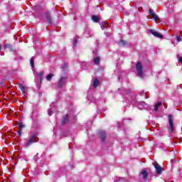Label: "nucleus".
<instances>
[{"instance_id":"obj_8","label":"nucleus","mask_w":182,"mask_h":182,"mask_svg":"<svg viewBox=\"0 0 182 182\" xmlns=\"http://www.w3.org/2000/svg\"><path fill=\"white\" fill-rule=\"evenodd\" d=\"M140 106L141 107H144V109H149V105L146 103V102H140L139 103V105H138V109H139L140 110H141V108L140 107Z\"/></svg>"},{"instance_id":"obj_31","label":"nucleus","mask_w":182,"mask_h":182,"mask_svg":"<svg viewBox=\"0 0 182 182\" xmlns=\"http://www.w3.org/2000/svg\"><path fill=\"white\" fill-rule=\"evenodd\" d=\"M171 161H172V162H173V159H171Z\"/></svg>"},{"instance_id":"obj_22","label":"nucleus","mask_w":182,"mask_h":182,"mask_svg":"<svg viewBox=\"0 0 182 182\" xmlns=\"http://www.w3.org/2000/svg\"><path fill=\"white\" fill-rule=\"evenodd\" d=\"M30 63H31V66L33 68V65H34L33 57L31 58Z\"/></svg>"},{"instance_id":"obj_1","label":"nucleus","mask_w":182,"mask_h":182,"mask_svg":"<svg viewBox=\"0 0 182 182\" xmlns=\"http://www.w3.org/2000/svg\"><path fill=\"white\" fill-rule=\"evenodd\" d=\"M38 136H39L38 132L33 133V134L30 136L28 140L26 142L25 146L29 147V146H32L33 143H38V141H39V138H38Z\"/></svg>"},{"instance_id":"obj_19","label":"nucleus","mask_w":182,"mask_h":182,"mask_svg":"<svg viewBox=\"0 0 182 182\" xmlns=\"http://www.w3.org/2000/svg\"><path fill=\"white\" fill-rule=\"evenodd\" d=\"M100 62V58H96L94 59V63H95V65L99 64Z\"/></svg>"},{"instance_id":"obj_23","label":"nucleus","mask_w":182,"mask_h":182,"mask_svg":"<svg viewBox=\"0 0 182 182\" xmlns=\"http://www.w3.org/2000/svg\"><path fill=\"white\" fill-rule=\"evenodd\" d=\"M176 39L178 42H181V37L180 36H177Z\"/></svg>"},{"instance_id":"obj_27","label":"nucleus","mask_w":182,"mask_h":182,"mask_svg":"<svg viewBox=\"0 0 182 182\" xmlns=\"http://www.w3.org/2000/svg\"><path fill=\"white\" fill-rule=\"evenodd\" d=\"M21 133H22V129H19V131H18L19 136H21Z\"/></svg>"},{"instance_id":"obj_21","label":"nucleus","mask_w":182,"mask_h":182,"mask_svg":"<svg viewBox=\"0 0 182 182\" xmlns=\"http://www.w3.org/2000/svg\"><path fill=\"white\" fill-rule=\"evenodd\" d=\"M23 127H25V125H23V123L21 122L18 126L19 129L22 130V129H23Z\"/></svg>"},{"instance_id":"obj_29","label":"nucleus","mask_w":182,"mask_h":182,"mask_svg":"<svg viewBox=\"0 0 182 182\" xmlns=\"http://www.w3.org/2000/svg\"><path fill=\"white\" fill-rule=\"evenodd\" d=\"M121 43H122V45H124V41H121Z\"/></svg>"},{"instance_id":"obj_26","label":"nucleus","mask_w":182,"mask_h":182,"mask_svg":"<svg viewBox=\"0 0 182 182\" xmlns=\"http://www.w3.org/2000/svg\"><path fill=\"white\" fill-rule=\"evenodd\" d=\"M76 43H77V40L75 39L73 41L74 46H76Z\"/></svg>"},{"instance_id":"obj_18","label":"nucleus","mask_w":182,"mask_h":182,"mask_svg":"<svg viewBox=\"0 0 182 182\" xmlns=\"http://www.w3.org/2000/svg\"><path fill=\"white\" fill-rule=\"evenodd\" d=\"M46 77L47 80H50L53 77V74H48Z\"/></svg>"},{"instance_id":"obj_32","label":"nucleus","mask_w":182,"mask_h":182,"mask_svg":"<svg viewBox=\"0 0 182 182\" xmlns=\"http://www.w3.org/2000/svg\"><path fill=\"white\" fill-rule=\"evenodd\" d=\"M171 161H172V162H173V159H171Z\"/></svg>"},{"instance_id":"obj_5","label":"nucleus","mask_w":182,"mask_h":182,"mask_svg":"<svg viewBox=\"0 0 182 182\" xmlns=\"http://www.w3.org/2000/svg\"><path fill=\"white\" fill-rule=\"evenodd\" d=\"M66 85V77H61L58 82V87H63Z\"/></svg>"},{"instance_id":"obj_16","label":"nucleus","mask_w":182,"mask_h":182,"mask_svg":"<svg viewBox=\"0 0 182 182\" xmlns=\"http://www.w3.org/2000/svg\"><path fill=\"white\" fill-rule=\"evenodd\" d=\"M46 21L48 22V23H50L51 20H50V14L49 13L46 14Z\"/></svg>"},{"instance_id":"obj_7","label":"nucleus","mask_w":182,"mask_h":182,"mask_svg":"<svg viewBox=\"0 0 182 182\" xmlns=\"http://www.w3.org/2000/svg\"><path fill=\"white\" fill-rule=\"evenodd\" d=\"M169 127H170V130L171 132V133H173V132H174V124L173 123V116L172 115H169Z\"/></svg>"},{"instance_id":"obj_3","label":"nucleus","mask_w":182,"mask_h":182,"mask_svg":"<svg viewBox=\"0 0 182 182\" xmlns=\"http://www.w3.org/2000/svg\"><path fill=\"white\" fill-rule=\"evenodd\" d=\"M149 15L151 17H148L149 19H154V21H159L160 19L159 18V16L157 14H156V13H154L153 11V9H149Z\"/></svg>"},{"instance_id":"obj_14","label":"nucleus","mask_w":182,"mask_h":182,"mask_svg":"<svg viewBox=\"0 0 182 182\" xmlns=\"http://www.w3.org/2000/svg\"><path fill=\"white\" fill-rule=\"evenodd\" d=\"M115 182H126V179L123 178L117 177L115 178Z\"/></svg>"},{"instance_id":"obj_25","label":"nucleus","mask_w":182,"mask_h":182,"mask_svg":"<svg viewBox=\"0 0 182 182\" xmlns=\"http://www.w3.org/2000/svg\"><path fill=\"white\" fill-rule=\"evenodd\" d=\"M102 27H103V28H107V23H104L102 24Z\"/></svg>"},{"instance_id":"obj_30","label":"nucleus","mask_w":182,"mask_h":182,"mask_svg":"<svg viewBox=\"0 0 182 182\" xmlns=\"http://www.w3.org/2000/svg\"><path fill=\"white\" fill-rule=\"evenodd\" d=\"M4 47L8 48V45H5Z\"/></svg>"},{"instance_id":"obj_9","label":"nucleus","mask_w":182,"mask_h":182,"mask_svg":"<svg viewBox=\"0 0 182 182\" xmlns=\"http://www.w3.org/2000/svg\"><path fill=\"white\" fill-rule=\"evenodd\" d=\"M100 136L102 141H105V140H106V132L105 131L100 132Z\"/></svg>"},{"instance_id":"obj_10","label":"nucleus","mask_w":182,"mask_h":182,"mask_svg":"<svg viewBox=\"0 0 182 182\" xmlns=\"http://www.w3.org/2000/svg\"><path fill=\"white\" fill-rule=\"evenodd\" d=\"M141 175L144 181H146L147 180V176H149L147 171H142Z\"/></svg>"},{"instance_id":"obj_28","label":"nucleus","mask_w":182,"mask_h":182,"mask_svg":"<svg viewBox=\"0 0 182 182\" xmlns=\"http://www.w3.org/2000/svg\"><path fill=\"white\" fill-rule=\"evenodd\" d=\"M179 62H181V63H182V57L179 58Z\"/></svg>"},{"instance_id":"obj_15","label":"nucleus","mask_w":182,"mask_h":182,"mask_svg":"<svg viewBox=\"0 0 182 182\" xmlns=\"http://www.w3.org/2000/svg\"><path fill=\"white\" fill-rule=\"evenodd\" d=\"M161 106V102H158L155 106H154V111L157 112L159 110V107Z\"/></svg>"},{"instance_id":"obj_6","label":"nucleus","mask_w":182,"mask_h":182,"mask_svg":"<svg viewBox=\"0 0 182 182\" xmlns=\"http://www.w3.org/2000/svg\"><path fill=\"white\" fill-rule=\"evenodd\" d=\"M149 32L150 33H151V35H154V36H155L156 38H159V39H163V36L161 35V33L154 30H150Z\"/></svg>"},{"instance_id":"obj_4","label":"nucleus","mask_w":182,"mask_h":182,"mask_svg":"<svg viewBox=\"0 0 182 182\" xmlns=\"http://www.w3.org/2000/svg\"><path fill=\"white\" fill-rule=\"evenodd\" d=\"M153 164H154V167H155L156 173L158 174L161 173V171H163V168L160 166V165L156 161L154 162Z\"/></svg>"},{"instance_id":"obj_12","label":"nucleus","mask_w":182,"mask_h":182,"mask_svg":"<svg viewBox=\"0 0 182 182\" xmlns=\"http://www.w3.org/2000/svg\"><path fill=\"white\" fill-rule=\"evenodd\" d=\"M99 83H100L99 80L97 78H95L93 82L94 87H97L99 86Z\"/></svg>"},{"instance_id":"obj_11","label":"nucleus","mask_w":182,"mask_h":182,"mask_svg":"<svg viewBox=\"0 0 182 182\" xmlns=\"http://www.w3.org/2000/svg\"><path fill=\"white\" fill-rule=\"evenodd\" d=\"M70 117H69V114H66L65 117H63V122L65 124L68 123V122H69Z\"/></svg>"},{"instance_id":"obj_33","label":"nucleus","mask_w":182,"mask_h":182,"mask_svg":"<svg viewBox=\"0 0 182 182\" xmlns=\"http://www.w3.org/2000/svg\"><path fill=\"white\" fill-rule=\"evenodd\" d=\"M0 50H1V46H0Z\"/></svg>"},{"instance_id":"obj_13","label":"nucleus","mask_w":182,"mask_h":182,"mask_svg":"<svg viewBox=\"0 0 182 182\" xmlns=\"http://www.w3.org/2000/svg\"><path fill=\"white\" fill-rule=\"evenodd\" d=\"M92 19L93 22H96V23H97V22H99V21H100V18H99L97 17V16H92Z\"/></svg>"},{"instance_id":"obj_24","label":"nucleus","mask_w":182,"mask_h":182,"mask_svg":"<svg viewBox=\"0 0 182 182\" xmlns=\"http://www.w3.org/2000/svg\"><path fill=\"white\" fill-rule=\"evenodd\" d=\"M40 79L42 80V77L43 76V72L39 73Z\"/></svg>"},{"instance_id":"obj_2","label":"nucleus","mask_w":182,"mask_h":182,"mask_svg":"<svg viewBox=\"0 0 182 182\" xmlns=\"http://www.w3.org/2000/svg\"><path fill=\"white\" fill-rule=\"evenodd\" d=\"M136 69L137 71V76H139V77H143L144 76V73H143V64L138 62L136 65Z\"/></svg>"},{"instance_id":"obj_17","label":"nucleus","mask_w":182,"mask_h":182,"mask_svg":"<svg viewBox=\"0 0 182 182\" xmlns=\"http://www.w3.org/2000/svg\"><path fill=\"white\" fill-rule=\"evenodd\" d=\"M53 112H55V108H50V109H48V115L52 116V114H53Z\"/></svg>"},{"instance_id":"obj_20","label":"nucleus","mask_w":182,"mask_h":182,"mask_svg":"<svg viewBox=\"0 0 182 182\" xmlns=\"http://www.w3.org/2000/svg\"><path fill=\"white\" fill-rule=\"evenodd\" d=\"M18 86H19L21 92H25V87L22 84H21V83L18 84Z\"/></svg>"}]
</instances>
